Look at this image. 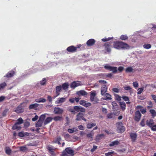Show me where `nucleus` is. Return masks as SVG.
<instances>
[{"label": "nucleus", "instance_id": "nucleus-1", "mask_svg": "<svg viewBox=\"0 0 156 156\" xmlns=\"http://www.w3.org/2000/svg\"><path fill=\"white\" fill-rule=\"evenodd\" d=\"M113 47L119 50H126L129 48L130 46L127 44L122 41H116L113 43Z\"/></svg>", "mask_w": 156, "mask_h": 156}, {"label": "nucleus", "instance_id": "nucleus-2", "mask_svg": "<svg viewBox=\"0 0 156 156\" xmlns=\"http://www.w3.org/2000/svg\"><path fill=\"white\" fill-rule=\"evenodd\" d=\"M68 154L70 156H73L74 154V151L70 147L66 148L63 151L61 156H68Z\"/></svg>", "mask_w": 156, "mask_h": 156}, {"label": "nucleus", "instance_id": "nucleus-3", "mask_svg": "<svg viewBox=\"0 0 156 156\" xmlns=\"http://www.w3.org/2000/svg\"><path fill=\"white\" fill-rule=\"evenodd\" d=\"M116 125L118 132L122 133L125 131V128L123 126V123L122 122H118L116 123Z\"/></svg>", "mask_w": 156, "mask_h": 156}, {"label": "nucleus", "instance_id": "nucleus-4", "mask_svg": "<svg viewBox=\"0 0 156 156\" xmlns=\"http://www.w3.org/2000/svg\"><path fill=\"white\" fill-rule=\"evenodd\" d=\"M81 46L80 44L77 45L76 47L74 46H71L68 47L67 49V51L69 52L74 53L76 51L77 49L79 48Z\"/></svg>", "mask_w": 156, "mask_h": 156}, {"label": "nucleus", "instance_id": "nucleus-5", "mask_svg": "<svg viewBox=\"0 0 156 156\" xmlns=\"http://www.w3.org/2000/svg\"><path fill=\"white\" fill-rule=\"evenodd\" d=\"M96 95V92L94 91H92L90 94V101L91 102L94 101L95 103H97L99 100L95 96Z\"/></svg>", "mask_w": 156, "mask_h": 156}, {"label": "nucleus", "instance_id": "nucleus-6", "mask_svg": "<svg viewBox=\"0 0 156 156\" xmlns=\"http://www.w3.org/2000/svg\"><path fill=\"white\" fill-rule=\"evenodd\" d=\"M129 37L133 39L134 38L142 39L143 37L142 36L139 34V32L137 31L135 32L133 35H130Z\"/></svg>", "mask_w": 156, "mask_h": 156}, {"label": "nucleus", "instance_id": "nucleus-7", "mask_svg": "<svg viewBox=\"0 0 156 156\" xmlns=\"http://www.w3.org/2000/svg\"><path fill=\"white\" fill-rule=\"evenodd\" d=\"M81 85V83L79 81L73 82L70 84V87L71 88H75L76 87Z\"/></svg>", "mask_w": 156, "mask_h": 156}, {"label": "nucleus", "instance_id": "nucleus-8", "mask_svg": "<svg viewBox=\"0 0 156 156\" xmlns=\"http://www.w3.org/2000/svg\"><path fill=\"white\" fill-rule=\"evenodd\" d=\"M112 42H110L106 43L104 44L105 49L108 53H110L111 51V50L110 47L112 45Z\"/></svg>", "mask_w": 156, "mask_h": 156}, {"label": "nucleus", "instance_id": "nucleus-9", "mask_svg": "<svg viewBox=\"0 0 156 156\" xmlns=\"http://www.w3.org/2000/svg\"><path fill=\"white\" fill-rule=\"evenodd\" d=\"M80 104L86 108L88 107L91 105L90 103L84 100H81L80 101Z\"/></svg>", "mask_w": 156, "mask_h": 156}, {"label": "nucleus", "instance_id": "nucleus-10", "mask_svg": "<svg viewBox=\"0 0 156 156\" xmlns=\"http://www.w3.org/2000/svg\"><path fill=\"white\" fill-rule=\"evenodd\" d=\"M63 112V110L59 107H55L54 108V112L56 114H62Z\"/></svg>", "mask_w": 156, "mask_h": 156}, {"label": "nucleus", "instance_id": "nucleus-11", "mask_svg": "<svg viewBox=\"0 0 156 156\" xmlns=\"http://www.w3.org/2000/svg\"><path fill=\"white\" fill-rule=\"evenodd\" d=\"M141 116V115L139 111H136L135 113V116L134 117L135 120L138 122L140 121Z\"/></svg>", "mask_w": 156, "mask_h": 156}, {"label": "nucleus", "instance_id": "nucleus-12", "mask_svg": "<svg viewBox=\"0 0 156 156\" xmlns=\"http://www.w3.org/2000/svg\"><path fill=\"white\" fill-rule=\"evenodd\" d=\"M14 111L17 113H20L23 112L24 108H22L21 105H20L17 107Z\"/></svg>", "mask_w": 156, "mask_h": 156}, {"label": "nucleus", "instance_id": "nucleus-13", "mask_svg": "<svg viewBox=\"0 0 156 156\" xmlns=\"http://www.w3.org/2000/svg\"><path fill=\"white\" fill-rule=\"evenodd\" d=\"M146 125L150 127L152 126L154 124V122L153 119H150L147 120L146 122Z\"/></svg>", "mask_w": 156, "mask_h": 156}, {"label": "nucleus", "instance_id": "nucleus-14", "mask_svg": "<svg viewBox=\"0 0 156 156\" xmlns=\"http://www.w3.org/2000/svg\"><path fill=\"white\" fill-rule=\"evenodd\" d=\"M130 137L133 142H135L136 140L137 135L136 133H130Z\"/></svg>", "mask_w": 156, "mask_h": 156}, {"label": "nucleus", "instance_id": "nucleus-15", "mask_svg": "<svg viewBox=\"0 0 156 156\" xmlns=\"http://www.w3.org/2000/svg\"><path fill=\"white\" fill-rule=\"evenodd\" d=\"M107 88L106 85H104L101 87V94L102 95L105 94L107 91Z\"/></svg>", "mask_w": 156, "mask_h": 156}, {"label": "nucleus", "instance_id": "nucleus-16", "mask_svg": "<svg viewBox=\"0 0 156 156\" xmlns=\"http://www.w3.org/2000/svg\"><path fill=\"white\" fill-rule=\"evenodd\" d=\"M66 100V98H58L55 101V103L56 104H58L64 102Z\"/></svg>", "mask_w": 156, "mask_h": 156}, {"label": "nucleus", "instance_id": "nucleus-17", "mask_svg": "<svg viewBox=\"0 0 156 156\" xmlns=\"http://www.w3.org/2000/svg\"><path fill=\"white\" fill-rule=\"evenodd\" d=\"M87 93L85 91L83 90H81L77 91L76 92V94L79 96H85L87 95Z\"/></svg>", "mask_w": 156, "mask_h": 156}, {"label": "nucleus", "instance_id": "nucleus-18", "mask_svg": "<svg viewBox=\"0 0 156 156\" xmlns=\"http://www.w3.org/2000/svg\"><path fill=\"white\" fill-rule=\"evenodd\" d=\"M62 89V87L61 85L58 86L56 87L55 90L56 94L57 95H59L60 94V92L61 91Z\"/></svg>", "mask_w": 156, "mask_h": 156}, {"label": "nucleus", "instance_id": "nucleus-19", "mask_svg": "<svg viewBox=\"0 0 156 156\" xmlns=\"http://www.w3.org/2000/svg\"><path fill=\"white\" fill-rule=\"evenodd\" d=\"M84 114L82 113L79 112L76 115V120L77 121L81 120L83 117L84 116Z\"/></svg>", "mask_w": 156, "mask_h": 156}, {"label": "nucleus", "instance_id": "nucleus-20", "mask_svg": "<svg viewBox=\"0 0 156 156\" xmlns=\"http://www.w3.org/2000/svg\"><path fill=\"white\" fill-rule=\"evenodd\" d=\"M39 105L37 103H35L30 105L29 107V109H34L36 110Z\"/></svg>", "mask_w": 156, "mask_h": 156}, {"label": "nucleus", "instance_id": "nucleus-21", "mask_svg": "<svg viewBox=\"0 0 156 156\" xmlns=\"http://www.w3.org/2000/svg\"><path fill=\"white\" fill-rule=\"evenodd\" d=\"M105 97L103 99L105 100H109L112 99V96L108 93H106L105 94Z\"/></svg>", "mask_w": 156, "mask_h": 156}, {"label": "nucleus", "instance_id": "nucleus-22", "mask_svg": "<svg viewBox=\"0 0 156 156\" xmlns=\"http://www.w3.org/2000/svg\"><path fill=\"white\" fill-rule=\"evenodd\" d=\"M93 131L87 134V137L90 139V141H91L93 140V137L94 135V133L92 132Z\"/></svg>", "mask_w": 156, "mask_h": 156}, {"label": "nucleus", "instance_id": "nucleus-23", "mask_svg": "<svg viewBox=\"0 0 156 156\" xmlns=\"http://www.w3.org/2000/svg\"><path fill=\"white\" fill-rule=\"evenodd\" d=\"M95 43L94 40H88L87 42V44L88 46H91L94 45Z\"/></svg>", "mask_w": 156, "mask_h": 156}, {"label": "nucleus", "instance_id": "nucleus-24", "mask_svg": "<svg viewBox=\"0 0 156 156\" xmlns=\"http://www.w3.org/2000/svg\"><path fill=\"white\" fill-rule=\"evenodd\" d=\"M15 74V72L13 71L9 72L5 75V77L9 78L12 77Z\"/></svg>", "mask_w": 156, "mask_h": 156}, {"label": "nucleus", "instance_id": "nucleus-25", "mask_svg": "<svg viewBox=\"0 0 156 156\" xmlns=\"http://www.w3.org/2000/svg\"><path fill=\"white\" fill-rule=\"evenodd\" d=\"M69 83L67 82L63 83L61 86L62 89V88L64 90H66L68 89L69 87Z\"/></svg>", "mask_w": 156, "mask_h": 156}, {"label": "nucleus", "instance_id": "nucleus-26", "mask_svg": "<svg viewBox=\"0 0 156 156\" xmlns=\"http://www.w3.org/2000/svg\"><path fill=\"white\" fill-rule=\"evenodd\" d=\"M53 119V118L51 117H48L44 121V125H46L51 122Z\"/></svg>", "mask_w": 156, "mask_h": 156}, {"label": "nucleus", "instance_id": "nucleus-27", "mask_svg": "<svg viewBox=\"0 0 156 156\" xmlns=\"http://www.w3.org/2000/svg\"><path fill=\"white\" fill-rule=\"evenodd\" d=\"M119 105L122 111H124L126 109V105L124 102H120Z\"/></svg>", "mask_w": 156, "mask_h": 156}, {"label": "nucleus", "instance_id": "nucleus-28", "mask_svg": "<svg viewBox=\"0 0 156 156\" xmlns=\"http://www.w3.org/2000/svg\"><path fill=\"white\" fill-rule=\"evenodd\" d=\"M35 101L38 103L44 102L46 101V99L43 98H41L35 99Z\"/></svg>", "mask_w": 156, "mask_h": 156}, {"label": "nucleus", "instance_id": "nucleus-29", "mask_svg": "<svg viewBox=\"0 0 156 156\" xmlns=\"http://www.w3.org/2000/svg\"><path fill=\"white\" fill-rule=\"evenodd\" d=\"M19 125L16 124V123L12 126V129L13 130L17 129L20 130L21 128V126H19Z\"/></svg>", "mask_w": 156, "mask_h": 156}, {"label": "nucleus", "instance_id": "nucleus-30", "mask_svg": "<svg viewBox=\"0 0 156 156\" xmlns=\"http://www.w3.org/2000/svg\"><path fill=\"white\" fill-rule=\"evenodd\" d=\"M53 119L55 121H60L62 120L63 118L62 116H57L53 118Z\"/></svg>", "mask_w": 156, "mask_h": 156}, {"label": "nucleus", "instance_id": "nucleus-31", "mask_svg": "<svg viewBox=\"0 0 156 156\" xmlns=\"http://www.w3.org/2000/svg\"><path fill=\"white\" fill-rule=\"evenodd\" d=\"M119 143V141L117 140H115L111 142L109 144V146L110 147H112L115 145H118Z\"/></svg>", "mask_w": 156, "mask_h": 156}, {"label": "nucleus", "instance_id": "nucleus-32", "mask_svg": "<svg viewBox=\"0 0 156 156\" xmlns=\"http://www.w3.org/2000/svg\"><path fill=\"white\" fill-rule=\"evenodd\" d=\"M96 124L95 123H88L87 125V127L88 129H90L92 127L95 126H96Z\"/></svg>", "mask_w": 156, "mask_h": 156}, {"label": "nucleus", "instance_id": "nucleus-33", "mask_svg": "<svg viewBox=\"0 0 156 156\" xmlns=\"http://www.w3.org/2000/svg\"><path fill=\"white\" fill-rule=\"evenodd\" d=\"M23 120L21 118H20L17 120V122L15 123L16 124L20 125L23 123Z\"/></svg>", "mask_w": 156, "mask_h": 156}, {"label": "nucleus", "instance_id": "nucleus-34", "mask_svg": "<svg viewBox=\"0 0 156 156\" xmlns=\"http://www.w3.org/2000/svg\"><path fill=\"white\" fill-rule=\"evenodd\" d=\"M149 112L151 114V116L153 118L156 116V112L154 110L151 109L150 110Z\"/></svg>", "mask_w": 156, "mask_h": 156}, {"label": "nucleus", "instance_id": "nucleus-35", "mask_svg": "<svg viewBox=\"0 0 156 156\" xmlns=\"http://www.w3.org/2000/svg\"><path fill=\"white\" fill-rule=\"evenodd\" d=\"M43 122L39 120L36 124V127H41L42 126Z\"/></svg>", "mask_w": 156, "mask_h": 156}, {"label": "nucleus", "instance_id": "nucleus-36", "mask_svg": "<svg viewBox=\"0 0 156 156\" xmlns=\"http://www.w3.org/2000/svg\"><path fill=\"white\" fill-rule=\"evenodd\" d=\"M104 134H99L97 135L96 137V140L97 141L101 139L102 137H104Z\"/></svg>", "mask_w": 156, "mask_h": 156}, {"label": "nucleus", "instance_id": "nucleus-37", "mask_svg": "<svg viewBox=\"0 0 156 156\" xmlns=\"http://www.w3.org/2000/svg\"><path fill=\"white\" fill-rule=\"evenodd\" d=\"M110 71H112L113 73H115L117 72V67H111Z\"/></svg>", "mask_w": 156, "mask_h": 156}, {"label": "nucleus", "instance_id": "nucleus-38", "mask_svg": "<svg viewBox=\"0 0 156 156\" xmlns=\"http://www.w3.org/2000/svg\"><path fill=\"white\" fill-rule=\"evenodd\" d=\"M5 153L8 155H10L11 153V150L9 147H7L5 149Z\"/></svg>", "mask_w": 156, "mask_h": 156}, {"label": "nucleus", "instance_id": "nucleus-39", "mask_svg": "<svg viewBox=\"0 0 156 156\" xmlns=\"http://www.w3.org/2000/svg\"><path fill=\"white\" fill-rule=\"evenodd\" d=\"M68 111L73 113L74 114H75V112L74 108H73L72 107H69V108H68Z\"/></svg>", "mask_w": 156, "mask_h": 156}, {"label": "nucleus", "instance_id": "nucleus-40", "mask_svg": "<svg viewBox=\"0 0 156 156\" xmlns=\"http://www.w3.org/2000/svg\"><path fill=\"white\" fill-rule=\"evenodd\" d=\"M114 95L115 97V100L118 101H121V98L120 96H119V95L116 94H114Z\"/></svg>", "mask_w": 156, "mask_h": 156}, {"label": "nucleus", "instance_id": "nucleus-41", "mask_svg": "<svg viewBox=\"0 0 156 156\" xmlns=\"http://www.w3.org/2000/svg\"><path fill=\"white\" fill-rule=\"evenodd\" d=\"M144 48L146 49H149L151 48V45L150 44H144L143 45Z\"/></svg>", "mask_w": 156, "mask_h": 156}, {"label": "nucleus", "instance_id": "nucleus-42", "mask_svg": "<svg viewBox=\"0 0 156 156\" xmlns=\"http://www.w3.org/2000/svg\"><path fill=\"white\" fill-rule=\"evenodd\" d=\"M47 82V80L45 78H44L42 80L40 81V84L42 85H45Z\"/></svg>", "mask_w": 156, "mask_h": 156}, {"label": "nucleus", "instance_id": "nucleus-43", "mask_svg": "<svg viewBox=\"0 0 156 156\" xmlns=\"http://www.w3.org/2000/svg\"><path fill=\"white\" fill-rule=\"evenodd\" d=\"M112 108L113 109L115 108L118 107V105L115 101L112 102Z\"/></svg>", "mask_w": 156, "mask_h": 156}, {"label": "nucleus", "instance_id": "nucleus-44", "mask_svg": "<svg viewBox=\"0 0 156 156\" xmlns=\"http://www.w3.org/2000/svg\"><path fill=\"white\" fill-rule=\"evenodd\" d=\"M47 149L49 152H54L55 151V149L54 148L52 147L51 146H48Z\"/></svg>", "mask_w": 156, "mask_h": 156}, {"label": "nucleus", "instance_id": "nucleus-45", "mask_svg": "<svg viewBox=\"0 0 156 156\" xmlns=\"http://www.w3.org/2000/svg\"><path fill=\"white\" fill-rule=\"evenodd\" d=\"M45 118V115H42L40 117L39 120L43 122Z\"/></svg>", "mask_w": 156, "mask_h": 156}, {"label": "nucleus", "instance_id": "nucleus-46", "mask_svg": "<svg viewBox=\"0 0 156 156\" xmlns=\"http://www.w3.org/2000/svg\"><path fill=\"white\" fill-rule=\"evenodd\" d=\"M129 37L126 35H122L120 37L119 39H128Z\"/></svg>", "mask_w": 156, "mask_h": 156}, {"label": "nucleus", "instance_id": "nucleus-47", "mask_svg": "<svg viewBox=\"0 0 156 156\" xmlns=\"http://www.w3.org/2000/svg\"><path fill=\"white\" fill-rule=\"evenodd\" d=\"M6 86V84L4 82L0 84V88L1 89L3 88Z\"/></svg>", "mask_w": 156, "mask_h": 156}, {"label": "nucleus", "instance_id": "nucleus-48", "mask_svg": "<svg viewBox=\"0 0 156 156\" xmlns=\"http://www.w3.org/2000/svg\"><path fill=\"white\" fill-rule=\"evenodd\" d=\"M133 69L131 67H128L126 69V72H131L133 71Z\"/></svg>", "mask_w": 156, "mask_h": 156}, {"label": "nucleus", "instance_id": "nucleus-49", "mask_svg": "<svg viewBox=\"0 0 156 156\" xmlns=\"http://www.w3.org/2000/svg\"><path fill=\"white\" fill-rule=\"evenodd\" d=\"M144 90L143 88H139L138 89L137 94H141Z\"/></svg>", "mask_w": 156, "mask_h": 156}, {"label": "nucleus", "instance_id": "nucleus-50", "mask_svg": "<svg viewBox=\"0 0 156 156\" xmlns=\"http://www.w3.org/2000/svg\"><path fill=\"white\" fill-rule=\"evenodd\" d=\"M8 111V109H6L4 110L2 113V115L3 116H5L6 115V114Z\"/></svg>", "mask_w": 156, "mask_h": 156}, {"label": "nucleus", "instance_id": "nucleus-51", "mask_svg": "<svg viewBox=\"0 0 156 156\" xmlns=\"http://www.w3.org/2000/svg\"><path fill=\"white\" fill-rule=\"evenodd\" d=\"M74 109V111L75 112V111L77 112H79V109L80 107L78 106H74L73 107Z\"/></svg>", "mask_w": 156, "mask_h": 156}, {"label": "nucleus", "instance_id": "nucleus-52", "mask_svg": "<svg viewBox=\"0 0 156 156\" xmlns=\"http://www.w3.org/2000/svg\"><path fill=\"white\" fill-rule=\"evenodd\" d=\"M133 85L135 88H137L139 86L138 84L136 82H133Z\"/></svg>", "mask_w": 156, "mask_h": 156}, {"label": "nucleus", "instance_id": "nucleus-53", "mask_svg": "<svg viewBox=\"0 0 156 156\" xmlns=\"http://www.w3.org/2000/svg\"><path fill=\"white\" fill-rule=\"evenodd\" d=\"M20 151H25L27 150V148L26 147H20Z\"/></svg>", "mask_w": 156, "mask_h": 156}, {"label": "nucleus", "instance_id": "nucleus-54", "mask_svg": "<svg viewBox=\"0 0 156 156\" xmlns=\"http://www.w3.org/2000/svg\"><path fill=\"white\" fill-rule=\"evenodd\" d=\"M114 153V152L113 151L112 152H109L108 153H105V155L106 156H109Z\"/></svg>", "mask_w": 156, "mask_h": 156}, {"label": "nucleus", "instance_id": "nucleus-55", "mask_svg": "<svg viewBox=\"0 0 156 156\" xmlns=\"http://www.w3.org/2000/svg\"><path fill=\"white\" fill-rule=\"evenodd\" d=\"M122 98L125 101H129V98L128 97L126 96L122 97Z\"/></svg>", "mask_w": 156, "mask_h": 156}, {"label": "nucleus", "instance_id": "nucleus-56", "mask_svg": "<svg viewBox=\"0 0 156 156\" xmlns=\"http://www.w3.org/2000/svg\"><path fill=\"white\" fill-rule=\"evenodd\" d=\"M97 148V146H95V145H93V148L91 150V151L92 152H94V151L96 150Z\"/></svg>", "mask_w": 156, "mask_h": 156}, {"label": "nucleus", "instance_id": "nucleus-57", "mask_svg": "<svg viewBox=\"0 0 156 156\" xmlns=\"http://www.w3.org/2000/svg\"><path fill=\"white\" fill-rule=\"evenodd\" d=\"M123 87L124 90H129L132 89L129 86H125L124 87Z\"/></svg>", "mask_w": 156, "mask_h": 156}, {"label": "nucleus", "instance_id": "nucleus-58", "mask_svg": "<svg viewBox=\"0 0 156 156\" xmlns=\"http://www.w3.org/2000/svg\"><path fill=\"white\" fill-rule=\"evenodd\" d=\"M98 82L101 84H105L107 82L106 81L102 80H100L98 81Z\"/></svg>", "mask_w": 156, "mask_h": 156}, {"label": "nucleus", "instance_id": "nucleus-59", "mask_svg": "<svg viewBox=\"0 0 156 156\" xmlns=\"http://www.w3.org/2000/svg\"><path fill=\"white\" fill-rule=\"evenodd\" d=\"M150 128H151L152 130L154 131H156V125H154V124Z\"/></svg>", "mask_w": 156, "mask_h": 156}, {"label": "nucleus", "instance_id": "nucleus-60", "mask_svg": "<svg viewBox=\"0 0 156 156\" xmlns=\"http://www.w3.org/2000/svg\"><path fill=\"white\" fill-rule=\"evenodd\" d=\"M140 125L142 126H145V121H144V119H143L141 121L140 123Z\"/></svg>", "mask_w": 156, "mask_h": 156}, {"label": "nucleus", "instance_id": "nucleus-61", "mask_svg": "<svg viewBox=\"0 0 156 156\" xmlns=\"http://www.w3.org/2000/svg\"><path fill=\"white\" fill-rule=\"evenodd\" d=\"M112 90L115 93H118L119 92V90L117 88H113Z\"/></svg>", "mask_w": 156, "mask_h": 156}, {"label": "nucleus", "instance_id": "nucleus-62", "mask_svg": "<svg viewBox=\"0 0 156 156\" xmlns=\"http://www.w3.org/2000/svg\"><path fill=\"white\" fill-rule=\"evenodd\" d=\"M111 67L112 66L108 65H106L104 66V67L105 69L110 70L111 68Z\"/></svg>", "mask_w": 156, "mask_h": 156}, {"label": "nucleus", "instance_id": "nucleus-63", "mask_svg": "<svg viewBox=\"0 0 156 156\" xmlns=\"http://www.w3.org/2000/svg\"><path fill=\"white\" fill-rule=\"evenodd\" d=\"M124 68L122 66H119L118 69V70L119 72H121L123 70Z\"/></svg>", "mask_w": 156, "mask_h": 156}, {"label": "nucleus", "instance_id": "nucleus-64", "mask_svg": "<svg viewBox=\"0 0 156 156\" xmlns=\"http://www.w3.org/2000/svg\"><path fill=\"white\" fill-rule=\"evenodd\" d=\"M113 114L112 113H109L107 115V117L108 118L111 119L113 117Z\"/></svg>", "mask_w": 156, "mask_h": 156}]
</instances>
